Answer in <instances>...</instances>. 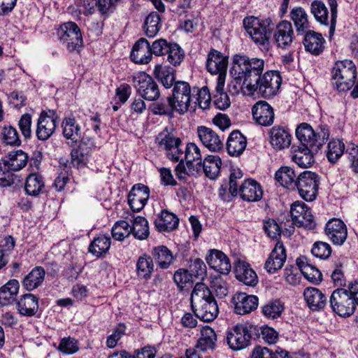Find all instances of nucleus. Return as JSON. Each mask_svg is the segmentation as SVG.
Here are the masks:
<instances>
[{"label":"nucleus","instance_id":"1","mask_svg":"<svg viewBox=\"0 0 358 358\" xmlns=\"http://www.w3.org/2000/svg\"><path fill=\"white\" fill-rule=\"evenodd\" d=\"M264 69L262 59L235 55L230 70L232 80L228 85L229 92L233 95L241 92L252 96L256 92L266 99L274 96L280 87L281 76L274 71H266L262 76Z\"/></svg>","mask_w":358,"mask_h":358},{"label":"nucleus","instance_id":"2","mask_svg":"<svg viewBox=\"0 0 358 358\" xmlns=\"http://www.w3.org/2000/svg\"><path fill=\"white\" fill-rule=\"evenodd\" d=\"M301 146L294 150L292 160L299 166L308 168L314 163V153L317 152L329 137V127L319 124L315 129L308 123H301L296 129Z\"/></svg>","mask_w":358,"mask_h":358},{"label":"nucleus","instance_id":"3","mask_svg":"<svg viewBox=\"0 0 358 358\" xmlns=\"http://www.w3.org/2000/svg\"><path fill=\"white\" fill-rule=\"evenodd\" d=\"M192 309L196 317L206 322L213 321L218 315L217 303L212 291L204 283L197 282L191 294Z\"/></svg>","mask_w":358,"mask_h":358},{"label":"nucleus","instance_id":"4","mask_svg":"<svg viewBox=\"0 0 358 358\" xmlns=\"http://www.w3.org/2000/svg\"><path fill=\"white\" fill-rule=\"evenodd\" d=\"M357 68L352 61H337L331 70L332 85L338 92H345L355 85Z\"/></svg>","mask_w":358,"mask_h":358},{"label":"nucleus","instance_id":"5","mask_svg":"<svg viewBox=\"0 0 358 358\" xmlns=\"http://www.w3.org/2000/svg\"><path fill=\"white\" fill-rule=\"evenodd\" d=\"M259 331L257 327L250 323L238 324L227 332V344L233 350L244 349L253 336L259 335Z\"/></svg>","mask_w":358,"mask_h":358},{"label":"nucleus","instance_id":"6","mask_svg":"<svg viewBox=\"0 0 358 358\" xmlns=\"http://www.w3.org/2000/svg\"><path fill=\"white\" fill-rule=\"evenodd\" d=\"M270 19L260 20L254 16L246 17L243 20V26L252 41L259 45H268L273 28Z\"/></svg>","mask_w":358,"mask_h":358},{"label":"nucleus","instance_id":"7","mask_svg":"<svg viewBox=\"0 0 358 358\" xmlns=\"http://www.w3.org/2000/svg\"><path fill=\"white\" fill-rule=\"evenodd\" d=\"M328 5L331 11L329 21L328 9L322 1H313L310 5V10L315 20L320 24L324 25L330 24L329 37H331L334 35L336 29L338 4L336 0H328Z\"/></svg>","mask_w":358,"mask_h":358},{"label":"nucleus","instance_id":"8","mask_svg":"<svg viewBox=\"0 0 358 358\" xmlns=\"http://www.w3.org/2000/svg\"><path fill=\"white\" fill-rule=\"evenodd\" d=\"M57 34L70 52L78 50L83 45L80 29L76 22L69 21L63 23L57 29Z\"/></svg>","mask_w":358,"mask_h":358},{"label":"nucleus","instance_id":"9","mask_svg":"<svg viewBox=\"0 0 358 358\" xmlns=\"http://www.w3.org/2000/svg\"><path fill=\"white\" fill-rule=\"evenodd\" d=\"M134 86L138 94L148 101H155L160 92L158 85L154 79L145 72H138L131 76Z\"/></svg>","mask_w":358,"mask_h":358},{"label":"nucleus","instance_id":"10","mask_svg":"<svg viewBox=\"0 0 358 358\" xmlns=\"http://www.w3.org/2000/svg\"><path fill=\"white\" fill-rule=\"evenodd\" d=\"M329 303L333 311L343 317L352 315L356 308L348 288L335 289L331 293Z\"/></svg>","mask_w":358,"mask_h":358},{"label":"nucleus","instance_id":"11","mask_svg":"<svg viewBox=\"0 0 358 358\" xmlns=\"http://www.w3.org/2000/svg\"><path fill=\"white\" fill-rule=\"evenodd\" d=\"M319 182L320 177L317 174L305 171L297 177L295 187L301 198L306 201H312L317 196Z\"/></svg>","mask_w":358,"mask_h":358},{"label":"nucleus","instance_id":"12","mask_svg":"<svg viewBox=\"0 0 358 358\" xmlns=\"http://www.w3.org/2000/svg\"><path fill=\"white\" fill-rule=\"evenodd\" d=\"M173 103V108L179 114L185 113L192 101L191 87L187 82L178 81L175 83L172 95L169 96Z\"/></svg>","mask_w":358,"mask_h":358},{"label":"nucleus","instance_id":"13","mask_svg":"<svg viewBox=\"0 0 358 358\" xmlns=\"http://www.w3.org/2000/svg\"><path fill=\"white\" fill-rule=\"evenodd\" d=\"M273 38L278 48H289L294 38V32L292 23L288 20H282L277 24L273 31Z\"/></svg>","mask_w":358,"mask_h":358},{"label":"nucleus","instance_id":"14","mask_svg":"<svg viewBox=\"0 0 358 358\" xmlns=\"http://www.w3.org/2000/svg\"><path fill=\"white\" fill-rule=\"evenodd\" d=\"M57 124L58 118L54 113L52 115L44 112L41 113L38 119L36 130L37 138L40 141L49 139L54 134Z\"/></svg>","mask_w":358,"mask_h":358},{"label":"nucleus","instance_id":"15","mask_svg":"<svg viewBox=\"0 0 358 358\" xmlns=\"http://www.w3.org/2000/svg\"><path fill=\"white\" fill-rule=\"evenodd\" d=\"M227 64V56L215 49L209 52L206 61V69L211 74H218L217 78L222 76L225 81Z\"/></svg>","mask_w":358,"mask_h":358},{"label":"nucleus","instance_id":"16","mask_svg":"<svg viewBox=\"0 0 358 358\" xmlns=\"http://www.w3.org/2000/svg\"><path fill=\"white\" fill-rule=\"evenodd\" d=\"M234 311L238 315L250 313L258 306V298L255 295H248L244 292H238L231 299Z\"/></svg>","mask_w":358,"mask_h":358},{"label":"nucleus","instance_id":"17","mask_svg":"<svg viewBox=\"0 0 358 358\" xmlns=\"http://www.w3.org/2000/svg\"><path fill=\"white\" fill-rule=\"evenodd\" d=\"M150 195L148 187L136 184L133 186L128 195V203L134 212H138L146 204Z\"/></svg>","mask_w":358,"mask_h":358},{"label":"nucleus","instance_id":"18","mask_svg":"<svg viewBox=\"0 0 358 358\" xmlns=\"http://www.w3.org/2000/svg\"><path fill=\"white\" fill-rule=\"evenodd\" d=\"M197 134L202 144L210 151L219 152L223 149L222 140L211 128L205 126L198 127Z\"/></svg>","mask_w":358,"mask_h":358},{"label":"nucleus","instance_id":"19","mask_svg":"<svg viewBox=\"0 0 358 358\" xmlns=\"http://www.w3.org/2000/svg\"><path fill=\"white\" fill-rule=\"evenodd\" d=\"M255 122L262 126H271L274 121V110L272 106L265 101L257 102L252 108Z\"/></svg>","mask_w":358,"mask_h":358},{"label":"nucleus","instance_id":"20","mask_svg":"<svg viewBox=\"0 0 358 358\" xmlns=\"http://www.w3.org/2000/svg\"><path fill=\"white\" fill-rule=\"evenodd\" d=\"M325 232L329 238L336 245L343 244L348 236L347 227L340 219L333 218L327 222Z\"/></svg>","mask_w":358,"mask_h":358},{"label":"nucleus","instance_id":"21","mask_svg":"<svg viewBox=\"0 0 358 358\" xmlns=\"http://www.w3.org/2000/svg\"><path fill=\"white\" fill-rule=\"evenodd\" d=\"M303 34L304 35L303 44L305 50L315 56L321 55L325 48V39L323 36L320 33L310 29Z\"/></svg>","mask_w":358,"mask_h":358},{"label":"nucleus","instance_id":"22","mask_svg":"<svg viewBox=\"0 0 358 358\" xmlns=\"http://www.w3.org/2000/svg\"><path fill=\"white\" fill-rule=\"evenodd\" d=\"M152 48L145 38L138 39L133 46L131 52V59L136 64H148L152 58Z\"/></svg>","mask_w":358,"mask_h":358},{"label":"nucleus","instance_id":"23","mask_svg":"<svg viewBox=\"0 0 358 358\" xmlns=\"http://www.w3.org/2000/svg\"><path fill=\"white\" fill-rule=\"evenodd\" d=\"M238 194L243 200L255 202L262 198L263 190L259 183L250 178L245 180L240 185Z\"/></svg>","mask_w":358,"mask_h":358},{"label":"nucleus","instance_id":"24","mask_svg":"<svg viewBox=\"0 0 358 358\" xmlns=\"http://www.w3.org/2000/svg\"><path fill=\"white\" fill-rule=\"evenodd\" d=\"M222 166L221 158L218 155H208L203 162H198L196 165V172L201 170L205 176L211 180L217 178Z\"/></svg>","mask_w":358,"mask_h":358},{"label":"nucleus","instance_id":"25","mask_svg":"<svg viewBox=\"0 0 358 358\" xmlns=\"http://www.w3.org/2000/svg\"><path fill=\"white\" fill-rule=\"evenodd\" d=\"M247 146V138L238 130L229 134L227 141V150L231 157H239Z\"/></svg>","mask_w":358,"mask_h":358},{"label":"nucleus","instance_id":"26","mask_svg":"<svg viewBox=\"0 0 358 358\" xmlns=\"http://www.w3.org/2000/svg\"><path fill=\"white\" fill-rule=\"evenodd\" d=\"M220 272L219 270H214V272L210 274L209 281L210 287L217 297L223 299L227 296L229 289L226 282L222 279V275H227L229 270Z\"/></svg>","mask_w":358,"mask_h":358},{"label":"nucleus","instance_id":"27","mask_svg":"<svg viewBox=\"0 0 358 358\" xmlns=\"http://www.w3.org/2000/svg\"><path fill=\"white\" fill-rule=\"evenodd\" d=\"M13 171H18L27 164L28 155L21 150L10 152L1 160Z\"/></svg>","mask_w":358,"mask_h":358},{"label":"nucleus","instance_id":"28","mask_svg":"<svg viewBox=\"0 0 358 358\" xmlns=\"http://www.w3.org/2000/svg\"><path fill=\"white\" fill-rule=\"evenodd\" d=\"M19 287V282L15 279L10 280L0 287V308L10 305L15 301Z\"/></svg>","mask_w":358,"mask_h":358},{"label":"nucleus","instance_id":"29","mask_svg":"<svg viewBox=\"0 0 358 358\" xmlns=\"http://www.w3.org/2000/svg\"><path fill=\"white\" fill-rule=\"evenodd\" d=\"M271 143L277 150L288 148L291 144V135L283 127H273L270 131Z\"/></svg>","mask_w":358,"mask_h":358},{"label":"nucleus","instance_id":"30","mask_svg":"<svg viewBox=\"0 0 358 358\" xmlns=\"http://www.w3.org/2000/svg\"><path fill=\"white\" fill-rule=\"evenodd\" d=\"M303 296L308 306L313 310L322 309L327 303V298L317 288H306L304 290Z\"/></svg>","mask_w":358,"mask_h":358},{"label":"nucleus","instance_id":"31","mask_svg":"<svg viewBox=\"0 0 358 358\" xmlns=\"http://www.w3.org/2000/svg\"><path fill=\"white\" fill-rule=\"evenodd\" d=\"M290 18L294 22L297 34H303L310 30L308 15L302 7L292 8L290 12Z\"/></svg>","mask_w":358,"mask_h":358},{"label":"nucleus","instance_id":"32","mask_svg":"<svg viewBox=\"0 0 358 358\" xmlns=\"http://www.w3.org/2000/svg\"><path fill=\"white\" fill-rule=\"evenodd\" d=\"M179 220L173 214L164 210L155 221L156 228L159 231H171L178 226Z\"/></svg>","mask_w":358,"mask_h":358},{"label":"nucleus","instance_id":"33","mask_svg":"<svg viewBox=\"0 0 358 358\" xmlns=\"http://www.w3.org/2000/svg\"><path fill=\"white\" fill-rule=\"evenodd\" d=\"M19 313L25 316H32L38 308V299L31 294L22 295L17 303Z\"/></svg>","mask_w":358,"mask_h":358},{"label":"nucleus","instance_id":"34","mask_svg":"<svg viewBox=\"0 0 358 358\" xmlns=\"http://www.w3.org/2000/svg\"><path fill=\"white\" fill-rule=\"evenodd\" d=\"M152 255L156 266L161 268H168L174 260L171 251L164 245L155 247L152 251Z\"/></svg>","mask_w":358,"mask_h":358},{"label":"nucleus","instance_id":"35","mask_svg":"<svg viewBox=\"0 0 358 358\" xmlns=\"http://www.w3.org/2000/svg\"><path fill=\"white\" fill-rule=\"evenodd\" d=\"M210 268L215 269L221 267L223 268H231V262L228 257L218 250H210L206 257Z\"/></svg>","mask_w":358,"mask_h":358},{"label":"nucleus","instance_id":"36","mask_svg":"<svg viewBox=\"0 0 358 358\" xmlns=\"http://www.w3.org/2000/svg\"><path fill=\"white\" fill-rule=\"evenodd\" d=\"M224 83L222 76L217 78L215 92L213 94V103L221 110L227 109L231 103L228 94L224 92Z\"/></svg>","mask_w":358,"mask_h":358},{"label":"nucleus","instance_id":"37","mask_svg":"<svg viewBox=\"0 0 358 358\" xmlns=\"http://www.w3.org/2000/svg\"><path fill=\"white\" fill-rule=\"evenodd\" d=\"M45 187L43 178L37 173L29 174L25 181L24 190L27 194L36 196L43 192Z\"/></svg>","mask_w":358,"mask_h":358},{"label":"nucleus","instance_id":"38","mask_svg":"<svg viewBox=\"0 0 358 358\" xmlns=\"http://www.w3.org/2000/svg\"><path fill=\"white\" fill-rule=\"evenodd\" d=\"M286 259L285 249L282 245H276L265 262L264 268H282Z\"/></svg>","mask_w":358,"mask_h":358},{"label":"nucleus","instance_id":"39","mask_svg":"<svg viewBox=\"0 0 358 358\" xmlns=\"http://www.w3.org/2000/svg\"><path fill=\"white\" fill-rule=\"evenodd\" d=\"M217 336L214 330L208 326L201 329V337L198 340L196 348L202 351L213 349L215 346Z\"/></svg>","mask_w":358,"mask_h":358},{"label":"nucleus","instance_id":"40","mask_svg":"<svg viewBox=\"0 0 358 358\" xmlns=\"http://www.w3.org/2000/svg\"><path fill=\"white\" fill-rule=\"evenodd\" d=\"M275 178L282 186L287 188H293L295 187L297 177L292 168L282 166L276 171Z\"/></svg>","mask_w":358,"mask_h":358},{"label":"nucleus","instance_id":"41","mask_svg":"<svg viewBox=\"0 0 358 358\" xmlns=\"http://www.w3.org/2000/svg\"><path fill=\"white\" fill-rule=\"evenodd\" d=\"M175 71L170 67L156 65L154 74L159 80L166 88H171L174 85L176 81Z\"/></svg>","mask_w":358,"mask_h":358},{"label":"nucleus","instance_id":"42","mask_svg":"<svg viewBox=\"0 0 358 358\" xmlns=\"http://www.w3.org/2000/svg\"><path fill=\"white\" fill-rule=\"evenodd\" d=\"M110 238L104 235L95 238L90 243L88 250L93 255L99 257L106 254L110 247Z\"/></svg>","mask_w":358,"mask_h":358},{"label":"nucleus","instance_id":"43","mask_svg":"<svg viewBox=\"0 0 358 358\" xmlns=\"http://www.w3.org/2000/svg\"><path fill=\"white\" fill-rule=\"evenodd\" d=\"M198 270H176L174 273V281L180 289L191 285L197 278Z\"/></svg>","mask_w":358,"mask_h":358},{"label":"nucleus","instance_id":"44","mask_svg":"<svg viewBox=\"0 0 358 358\" xmlns=\"http://www.w3.org/2000/svg\"><path fill=\"white\" fill-rule=\"evenodd\" d=\"M45 270H31L24 277L22 284L27 290H34L42 284L45 278Z\"/></svg>","mask_w":358,"mask_h":358},{"label":"nucleus","instance_id":"45","mask_svg":"<svg viewBox=\"0 0 358 358\" xmlns=\"http://www.w3.org/2000/svg\"><path fill=\"white\" fill-rule=\"evenodd\" d=\"M143 27L148 37L155 36L161 27L159 15L156 12L150 13L145 20Z\"/></svg>","mask_w":358,"mask_h":358},{"label":"nucleus","instance_id":"46","mask_svg":"<svg viewBox=\"0 0 358 358\" xmlns=\"http://www.w3.org/2000/svg\"><path fill=\"white\" fill-rule=\"evenodd\" d=\"M131 233L135 238L139 240L146 239L149 236V226L148 220L141 216L136 217L133 223V227H131Z\"/></svg>","mask_w":358,"mask_h":358},{"label":"nucleus","instance_id":"47","mask_svg":"<svg viewBox=\"0 0 358 358\" xmlns=\"http://www.w3.org/2000/svg\"><path fill=\"white\" fill-rule=\"evenodd\" d=\"M186 161L187 168L191 171L194 168V162H201V154L199 148L194 143H189L185 148L183 161Z\"/></svg>","mask_w":358,"mask_h":358},{"label":"nucleus","instance_id":"48","mask_svg":"<svg viewBox=\"0 0 358 358\" xmlns=\"http://www.w3.org/2000/svg\"><path fill=\"white\" fill-rule=\"evenodd\" d=\"M156 141L160 148L164 149L166 153L171 152L174 146L181 144L182 141L180 138L176 137L173 134L167 131H163L159 134Z\"/></svg>","mask_w":358,"mask_h":358},{"label":"nucleus","instance_id":"49","mask_svg":"<svg viewBox=\"0 0 358 358\" xmlns=\"http://www.w3.org/2000/svg\"><path fill=\"white\" fill-rule=\"evenodd\" d=\"M149 110L155 115H169L176 111L173 108V103L171 101V98L169 96L166 100H161L151 103L149 106Z\"/></svg>","mask_w":358,"mask_h":358},{"label":"nucleus","instance_id":"50","mask_svg":"<svg viewBox=\"0 0 358 358\" xmlns=\"http://www.w3.org/2000/svg\"><path fill=\"white\" fill-rule=\"evenodd\" d=\"M63 135L67 139L76 142L80 137V127L74 118H65L62 122Z\"/></svg>","mask_w":358,"mask_h":358},{"label":"nucleus","instance_id":"51","mask_svg":"<svg viewBox=\"0 0 358 358\" xmlns=\"http://www.w3.org/2000/svg\"><path fill=\"white\" fill-rule=\"evenodd\" d=\"M327 157L331 163H335L343 154L344 143L338 139L331 140L327 147Z\"/></svg>","mask_w":358,"mask_h":358},{"label":"nucleus","instance_id":"52","mask_svg":"<svg viewBox=\"0 0 358 358\" xmlns=\"http://www.w3.org/2000/svg\"><path fill=\"white\" fill-rule=\"evenodd\" d=\"M131 233V229L129 223L124 220L116 222L111 230L113 237L117 241H122Z\"/></svg>","mask_w":358,"mask_h":358},{"label":"nucleus","instance_id":"53","mask_svg":"<svg viewBox=\"0 0 358 358\" xmlns=\"http://www.w3.org/2000/svg\"><path fill=\"white\" fill-rule=\"evenodd\" d=\"M283 310V303L278 299L268 302L262 308L264 315L266 317L271 319L280 317Z\"/></svg>","mask_w":358,"mask_h":358},{"label":"nucleus","instance_id":"54","mask_svg":"<svg viewBox=\"0 0 358 358\" xmlns=\"http://www.w3.org/2000/svg\"><path fill=\"white\" fill-rule=\"evenodd\" d=\"M236 279L245 285L255 287L258 282V277L255 270H234Z\"/></svg>","mask_w":358,"mask_h":358},{"label":"nucleus","instance_id":"55","mask_svg":"<svg viewBox=\"0 0 358 358\" xmlns=\"http://www.w3.org/2000/svg\"><path fill=\"white\" fill-rule=\"evenodd\" d=\"M3 141L7 145L19 146L21 141L17 129L11 126H5L1 131Z\"/></svg>","mask_w":358,"mask_h":358},{"label":"nucleus","instance_id":"56","mask_svg":"<svg viewBox=\"0 0 358 358\" xmlns=\"http://www.w3.org/2000/svg\"><path fill=\"white\" fill-rule=\"evenodd\" d=\"M167 55V61L173 66L179 65L184 59L183 50L177 43H171Z\"/></svg>","mask_w":358,"mask_h":358},{"label":"nucleus","instance_id":"57","mask_svg":"<svg viewBox=\"0 0 358 358\" xmlns=\"http://www.w3.org/2000/svg\"><path fill=\"white\" fill-rule=\"evenodd\" d=\"M71 155V164L77 169L84 167L88 162V155L81 146L72 150Z\"/></svg>","mask_w":358,"mask_h":358},{"label":"nucleus","instance_id":"58","mask_svg":"<svg viewBox=\"0 0 358 358\" xmlns=\"http://www.w3.org/2000/svg\"><path fill=\"white\" fill-rule=\"evenodd\" d=\"M13 171L1 161H0V186L8 187L15 183L16 176Z\"/></svg>","mask_w":358,"mask_h":358},{"label":"nucleus","instance_id":"59","mask_svg":"<svg viewBox=\"0 0 358 358\" xmlns=\"http://www.w3.org/2000/svg\"><path fill=\"white\" fill-rule=\"evenodd\" d=\"M308 208V206L301 201H296L292 203L290 209V215L292 223L294 225H296L297 223H303V220H301V219Z\"/></svg>","mask_w":358,"mask_h":358},{"label":"nucleus","instance_id":"60","mask_svg":"<svg viewBox=\"0 0 358 358\" xmlns=\"http://www.w3.org/2000/svg\"><path fill=\"white\" fill-rule=\"evenodd\" d=\"M243 177V172L239 169H231L229 178V191L231 196H235L238 194V180Z\"/></svg>","mask_w":358,"mask_h":358},{"label":"nucleus","instance_id":"61","mask_svg":"<svg viewBox=\"0 0 358 358\" xmlns=\"http://www.w3.org/2000/svg\"><path fill=\"white\" fill-rule=\"evenodd\" d=\"M196 95V103L203 110L208 108L212 100L208 87L204 86L198 89Z\"/></svg>","mask_w":358,"mask_h":358},{"label":"nucleus","instance_id":"62","mask_svg":"<svg viewBox=\"0 0 358 358\" xmlns=\"http://www.w3.org/2000/svg\"><path fill=\"white\" fill-rule=\"evenodd\" d=\"M311 252L316 257L327 259L330 256L331 249L330 245L327 243L316 242L313 246Z\"/></svg>","mask_w":358,"mask_h":358},{"label":"nucleus","instance_id":"63","mask_svg":"<svg viewBox=\"0 0 358 358\" xmlns=\"http://www.w3.org/2000/svg\"><path fill=\"white\" fill-rule=\"evenodd\" d=\"M171 43H168L166 40L163 38L155 41L152 45H150L152 54L156 56L166 55L170 48Z\"/></svg>","mask_w":358,"mask_h":358},{"label":"nucleus","instance_id":"64","mask_svg":"<svg viewBox=\"0 0 358 358\" xmlns=\"http://www.w3.org/2000/svg\"><path fill=\"white\" fill-rule=\"evenodd\" d=\"M250 358H279L277 352L262 346L255 347L250 355Z\"/></svg>","mask_w":358,"mask_h":358}]
</instances>
